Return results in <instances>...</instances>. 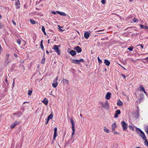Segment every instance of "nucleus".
<instances>
[{"instance_id":"obj_1","label":"nucleus","mask_w":148,"mask_h":148,"mask_svg":"<svg viewBox=\"0 0 148 148\" xmlns=\"http://www.w3.org/2000/svg\"><path fill=\"white\" fill-rule=\"evenodd\" d=\"M136 132L142 138L143 140H145V143L146 145L148 146V142L146 140V137L145 135V133L140 129L136 128Z\"/></svg>"},{"instance_id":"obj_2","label":"nucleus","mask_w":148,"mask_h":148,"mask_svg":"<svg viewBox=\"0 0 148 148\" xmlns=\"http://www.w3.org/2000/svg\"><path fill=\"white\" fill-rule=\"evenodd\" d=\"M102 107L106 109H108L109 108V104L108 101H106L104 102H101L100 103Z\"/></svg>"},{"instance_id":"obj_3","label":"nucleus","mask_w":148,"mask_h":148,"mask_svg":"<svg viewBox=\"0 0 148 148\" xmlns=\"http://www.w3.org/2000/svg\"><path fill=\"white\" fill-rule=\"evenodd\" d=\"M71 122L72 124V138L73 137V135L74 134L75 129V123L73 119L71 118L70 119Z\"/></svg>"},{"instance_id":"obj_4","label":"nucleus","mask_w":148,"mask_h":148,"mask_svg":"<svg viewBox=\"0 0 148 148\" xmlns=\"http://www.w3.org/2000/svg\"><path fill=\"white\" fill-rule=\"evenodd\" d=\"M122 126L123 128L124 131H126L127 127V124L124 121H122L121 122Z\"/></svg>"},{"instance_id":"obj_5","label":"nucleus","mask_w":148,"mask_h":148,"mask_svg":"<svg viewBox=\"0 0 148 148\" xmlns=\"http://www.w3.org/2000/svg\"><path fill=\"white\" fill-rule=\"evenodd\" d=\"M84 62V60L82 59H81L80 60H73L72 61V63H73L76 64H79L80 62Z\"/></svg>"},{"instance_id":"obj_6","label":"nucleus","mask_w":148,"mask_h":148,"mask_svg":"<svg viewBox=\"0 0 148 148\" xmlns=\"http://www.w3.org/2000/svg\"><path fill=\"white\" fill-rule=\"evenodd\" d=\"M10 55L8 54H7L5 56V62L8 64L11 62L9 58Z\"/></svg>"},{"instance_id":"obj_7","label":"nucleus","mask_w":148,"mask_h":148,"mask_svg":"<svg viewBox=\"0 0 148 148\" xmlns=\"http://www.w3.org/2000/svg\"><path fill=\"white\" fill-rule=\"evenodd\" d=\"M117 125L115 123H113L111 126V130L112 132H114L115 130V129L117 127Z\"/></svg>"},{"instance_id":"obj_8","label":"nucleus","mask_w":148,"mask_h":148,"mask_svg":"<svg viewBox=\"0 0 148 148\" xmlns=\"http://www.w3.org/2000/svg\"><path fill=\"white\" fill-rule=\"evenodd\" d=\"M57 127H55L54 129V133L53 135V140H54L55 139L56 137L57 136Z\"/></svg>"},{"instance_id":"obj_9","label":"nucleus","mask_w":148,"mask_h":148,"mask_svg":"<svg viewBox=\"0 0 148 148\" xmlns=\"http://www.w3.org/2000/svg\"><path fill=\"white\" fill-rule=\"evenodd\" d=\"M53 49L55 51L59 54L60 50H59L58 47V45H54L53 46Z\"/></svg>"},{"instance_id":"obj_10","label":"nucleus","mask_w":148,"mask_h":148,"mask_svg":"<svg viewBox=\"0 0 148 148\" xmlns=\"http://www.w3.org/2000/svg\"><path fill=\"white\" fill-rule=\"evenodd\" d=\"M74 49L77 52V53H79L81 52L82 49L81 48L78 46H77L75 47Z\"/></svg>"},{"instance_id":"obj_11","label":"nucleus","mask_w":148,"mask_h":148,"mask_svg":"<svg viewBox=\"0 0 148 148\" xmlns=\"http://www.w3.org/2000/svg\"><path fill=\"white\" fill-rule=\"evenodd\" d=\"M111 94L110 92H107L105 97L106 99L108 100L111 97Z\"/></svg>"},{"instance_id":"obj_12","label":"nucleus","mask_w":148,"mask_h":148,"mask_svg":"<svg viewBox=\"0 0 148 148\" xmlns=\"http://www.w3.org/2000/svg\"><path fill=\"white\" fill-rule=\"evenodd\" d=\"M56 12L58 14H59L60 15L62 16H66V14L65 13L63 12H60L59 11H57Z\"/></svg>"},{"instance_id":"obj_13","label":"nucleus","mask_w":148,"mask_h":148,"mask_svg":"<svg viewBox=\"0 0 148 148\" xmlns=\"http://www.w3.org/2000/svg\"><path fill=\"white\" fill-rule=\"evenodd\" d=\"M90 34V33L87 32H85L84 34V37L86 39H88L89 37Z\"/></svg>"},{"instance_id":"obj_14","label":"nucleus","mask_w":148,"mask_h":148,"mask_svg":"<svg viewBox=\"0 0 148 148\" xmlns=\"http://www.w3.org/2000/svg\"><path fill=\"white\" fill-rule=\"evenodd\" d=\"M19 123V122L17 121H16L15 122L12 124L11 126V128H13L15 127L16 125L18 124Z\"/></svg>"},{"instance_id":"obj_15","label":"nucleus","mask_w":148,"mask_h":148,"mask_svg":"<svg viewBox=\"0 0 148 148\" xmlns=\"http://www.w3.org/2000/svg\"><path fill=\"white\" fill-rule=\"evenodd\" d=\"M42 102L46 105H47L48 103V101L46 98H45Z\"/></svg>"},{"instance_id":"obj_16","label":"nucleus","mask_w":148,"mask_h":148,"mask_svg":"<svg viewBox=\"0 0 148 148\" xmlns=\"http://www.w3.org/2000/svg\"><path fill=\"white\" fill-rule=\"evenodd\" d=\"M104 63L106 65H107V66H108L110 65V62L107 60H105Z\"/></svg>"},{"instance_id":"obj_17","label":"nucleus","mask_w":148,"mask_h":148,"mask_svg":"<svg viewBox=\"0 0 148 148\" xmlns=\"http://www.w3.org/2000/svg\"><path fill=\"white\" fill-rule=\"evenodd\" d=\"M123 103L120 100H119L118 101L117 103V105L119 106H121L122 105H123Z\"/></svg>"},{"instance_id":"obj_18","label":"nucleus","mask_w":148,"mask_h":148,"mask_svg":"<svg viewBox=\"0 0 148 148\" xmlns=\"http://www.w3.org/2000/svg\"><path fill=\"white\" fill-rule=\"evenodd\" d=\"M70 53L72 56H74L76 54V52L75 51L71 50L70 52Z\"/></svg>"},{"instance_id":"obj_19","label":"nucleus","mask_w":148,"mask_h":148,"mask_svg":"<svg viewBox=\"0 0 148 148\" xmlns=\"http://www.w3.org/2000/svg\"><path fill=\"white\" fill-rule=\"evenodd\" d=\"M63 83L65 85H68L69 84V81L68 80L65 79L63 80Z\"/></svg>"},{"instance_id":"obj_20","label":"nucleus","mask_w":148,"mask_h":148,"mask_svg":"<svg viewBox=\"0 0 148 148\" xmlns=\"http://www.w3.org/2000/svg\"><path fill=\"white\" fill-rule=\"evenodd\" d=\"M53 115L52 113L50 114L47 117L48 120H49L50 119H52L53 117Z\"/></svg>"},{"instance_id":"obj_21","label":"nucleus","mask_w":148,"mask_h":148,"mask_svg":"<svg viewBox=\"0 0 148 148\" xmlns=\"http://www.w3.org/2000/svg\"><path fill=\"white\" fill-rule=\"evenodd\" d=\"M135 116L137 118H138L139 117V113L138 110H137L135 113Z\"/></svg>"},{"instance_id":"obj_22","label":"nucleus","mask_w":148,"mask_h":148,"mask_svg":"<svg viewBox=\"0 0 148 148\" xmlns=\"http://www.w3.org/2000/svg\"><path fill=\"white\" fill-rule=\"evenodd\" d=\"M104 130L105 132H106L107 133H108L109 132V130L106 127H104Z\"/></svg>"},{"instance_id":"obj_23","label":"nucleus","mask_w":148,"mask_h":148,"mask_svg":"<svg viewBox=\"0 0 148 148\" xmlns=\"http://www.w3.org/2000/svg\"><path fill=\"white\" fill-rule=\"evenodd\" d=\"M145 130L147 133L148 134V126L146 125L144 127Z\"/></svg>"},{"instance_id":"obj_24","label":"nucleus","mask_w":148,"mask_h":148,"mask_svg":"<svg viewBox=\"0 0 148 148\" xmlns=\"http://www.w3.org/2000/svg\"><path fill=\"white\" fill-rule=\"evenodd\" d=\"M58 77L57 76L56 77L55 79L53 80V83L58 84L57 80H58Z\"/></svg>"},{"instance_id":"obj_25","label":"nucleus","mask_w":148,"mask_h":148,"mask_svg":"<svg viewBox=\"0 0 148 148\" xmlns=\"http://www.w3.org/2000/svg\"><path fill=\"white\" fill-rule=\"evenodd\" d=\"M16 5V8H18L20 7V4L19 2H15V3Z\"/></svg>"},{"instance_id":"obj_26","label":"nucleus","mask_w":148,"mask_h":148,"mask_svg":"<svg viewBox=\"0 0 148 148\" xmlns=\"http://www.w3.org/2000/svg\"><path fill=\"white\" fill-rule=\"evenodd\" d=\"M42 42H43V40H42L41 41V43H40V47L41 48V49L42 50H43L44 47H43V45L42 44Z\"/></svg>"},{"instance_id":"obj_27","label":"nucleus","mask_w":148,"mask_h":148,"mask_svg":"<svg viewBox=\"0 0 148 148\" xmlns=\"http://www.w3.org/2000/svg\"><path fill=\"white\" fill-rule=\"evenodd\" d=\"M132 21L134 22L137 23L138 21V19H136V18H134Z\"/></svg>"},{"instance_id":"obj_28","label":"nucleus","mask_w":148,"mask_h":148,"mask_svg":"<svg viewBox=\"0 0 148 148\" xmlns=\"http://www.w3.org/2000/svg\"><path fill=\"white\" fill-rule=\"evenodd\" d=\"M116 114H119L121 113V111L120 110H117L116 111Z\"/></svg>"},{"instance_id":"obj_29","label":"nucleus","mask_w":148,"mask_h":148,"mask_svg":"<svg viewBox=\"0 0 148 148\" xmlns=\"http://www.w3.org/2000/svg\"><path fill=\"white\" fill-rule=\"evenodd\" d=\"M45 57H44L43 56V58L41 60V63L42 64H44L45 63Z\"/></svg>"},{"instance_id":"obj_30","label":"nucleus","mask_w":148,"mask_h":148,"mask_svg":"<svg viewBox=\"0 0 148 148\" xmlns=\"http://www.w3.org/2000/svg\"><path fill=\"white\" fill-rule=\"evenodd\" d=\"M30 21L32 24H35L36 23L35 21L33 20L30 19Z\"/></svg>"},{"instance_id":"obj_31","label":"nucleus","mask_w":148,"mask_h":148,"mask_svg":"<svg viewBox=\"0 0 148 148\" xmlns=\"http://www.w3.org/2000/svg\"><path fill=\"white\" fill-rule=\"evenodd\" d=\"M32 90H29L28 91V94L30 96L31 95L32 93Z\"/></svg>"},{"instance_id":"obj_32","label":"nucleus","mask_w":148,"mask_h":148,"mask_svg":"<svg viewBox=\"0 0 148 148\" xmlns=\"http://www.w3.org/2000/svg\"><path fill=\"white\" fill-rule=\"evenodd\" d=\"M133 47L131 46L130 47L128 48V49L130 51H133Z\"/></svg>"},{"instance_id":"obj_33","label":"nucleus","mask_w":148,"mask_h":148,"mask_svg":"<svg viewBox=\"0 0 148 148\" xmlns=\"http://www.w3.org/2000/svg\"><path fill=\"white\" fill-rule=\"evenodd\" d=\"M58 85V84L53 83L52 86L53 87L56 88Z\"/></svg>"},{"instance_id":"obj_34","label":"nucleus","mask_w":148,"mask_h":148,"mask_svg":"<svg viewBox=\"0 0 148 148\" xmlns=\"http://www.w3.org/2000/svg\"><path fill=\"white\" fill-rule=\"evenodd\" d=\"M129 128L130 130H134V127L133 126L131 125H129Z\"/></svg>"},{"instance_id":"obj_35","label":"nucleus","mask_w":148,"mask_h":148,"mask_svg":"<svg viewBox=\"0 0 148 148\" xmlns=\"http://www.w3.org/2000/svg\"><path fill=\"white\" fill-rule=\"evenodd\" d=\"M97 59H98V61L99 63L101 64L102 62L101 60L100 59V58L99 57H98Z\"/></svg>"},{"instance_id":"obj_36","label":"nucleus","mask_w":148,"mask_h":148,"mask_svg":"<svg viewBox=\"0 0 148 148\" xmlns=\"http://www.w3.org/2000/svg\"><path fill=\"white\" fill-rule=\"evenodd\" d=\"M140 91H143V90H144V88L142 86H140Z\"/></svg>"},{"instance_id":"obj_37","label":"nucleus","mask_w":148,"mask_h":148,"mask_svg":"<svg viewBox=\"0 0 148 148\" xmlns=\"http://www.w3.org/2000/svg\"><path fill=\"white\" fill-rule=\"evenodd\" d=\"M42 31L43 32H45V27L43 26H42Z\"/></svg>"},{"instance_id":"obj_38","label":"nucleus","mask_w":148,"mask_h":148,"mask_svg":"<svg viewBox=\"0 0 148 148\" xmlns=\"http://www.w3.org/2000/svg\"><path fill=\"white\" fill-rule=\"evenodd\" d=\"M101 2L102 3L104 4H105L106 1L105 0H101Z\"/></svg>"},{"instance_id":"obj_39","label":"nucleus","mask_w":148,"mask_h":148,"mask_svg":"<svg viewBox=\"0 0 148 148\" xmlns=\"http://www.w3.org/2000/svg\"><path fill=\"white\" fill-rule=\"evenodd\" d=\"M17 42L20 45L21 43V40L20 39H18L17 40Z\"/></svg>"},{"instance_id":"obj_40","label":"nucleus","mask_w":148,"mask_h":148,"mask_svg":"<svg viewBox=\"0 0 148 148\" xmlns=\"http://www.w3.org/2000/svg\"><path fill=\"white\" fill-rule=\"evenodd\" d=\"M51 13L54 14H56V12L54 11H52Z\"/></svg>"},{"instance_id":"obj_41","label":"nucleus","mask_w":148,"mask_h":148,"mask_svg":"<svg viewBox=\"0 0 148 148\" xmlns=\"http://www.w3.org/2000/svg\"><path fill=\"white\" fill-rule=\"evenodd\" d=\"M118 117V115L117 114L115 113V115H114V118H117Z\"/></svg>"},{"instance_id":"obj_42","label":"nucleus","mask_w":148,"mask_h":148,"mask_svg":"<svg viewBox=\"0 0 148 148\" xmlns=\"http://www.w3.org/2000/svg\"><path fill=\"white\" fill-rule=\"evenodd\" d=\"M140 26L141 28L144 29V26L143 25H140Z\"/></svg>"},{"instance_id":"obj_43","label":"nucleus","mask_w":148,"mask_h":148,"mask_svg":"<svg viewBox=\"0 0 148 148\" xmlns=\"http://www.w3.org/2000/svg\"><path fill=\"white\" fill-rule=\"evenodd\" d=\"M137 46H140L141 49H143V46L142 45H137Z\"/></svg>"},{"instance_id":"obj_44","label":"nucleus","mask_w":148,"mask_h":148,"mask_svg":"<svg viewBox=\"0 0 148 148\" xmlns=\"http://www.w3.org/2000/svg\"><path fill=\"white\" fill-rule=\"evenodd\" d=\"M12 23H13V24L14 25H16V23H15V22H14V21L13 20H12Z\"/></svg>"},{"instance_id":"obj_45","label":"nucleus","mask_w":148,"mask_h":148,"mask_svg":"<svg viewBox=\"0 0 148 148\" xmlns=\"http://www.w3.org/2000/svg\"><path fill=\"white\" fill-rule=\"evenodd\" d=\"M144 29H148V27L147 26H145V27H144Z\"/></svg>"},{"instance_id":"obj_46","label":"nucleus","mask_w":148,"mask_h":148,"mask_svg":"<svg viewBox=\"0 0 148 148\" xmlns=\"http://www.w3.org/2000/svg\"><path fill=\"white\" fill-rule=\"evenodd\" d=\"M14 56L15 57H17V55L16 54V53H14Z\"/></svg>"},{"instance_id":"obj_47","label":"nucleus","mask_w":148,"mask_h":148,"mask_svg":"<svg viewBox=\"0 0 148 148\" xmlns=\"http://www.w3.org/2000/svg\"><path fill=\"white\" fill-rule=\"evenodd\" d=\"M122 76L123 77H124L125 79V78L126 77H125V76L124 75H123V74H122Z\"/></svg>"},{"instance_id":"obj_48","label":"nucleus","mask_w":148,"mask_h":148,"mask_svg":"<svg viewBox=\"0 0 148 148\" xmlns=\"http://www.w3.org/2000/svg\"><path fill=\"white\" fill-rule=\"evenodd\" d=\"M15 2H19V0H15Z\"/></svg>"},{"instance_id":"obj_49","label":"nucleus","mask_w":148,"mask_h":148,"mask_svg":"<svg viewBox=\"0 0 148 148\" xmlns=\"http://www.w3.org/2000/svg\"><path fill=\"white\" fill-rule=\"evenodd\" d=\"M143 92H144V93L145 94H146L147 93H146V92L145 91V89H144V90H143Z\"/></svg>"},{"instance_id":"obj_50","label":"nucleus","mask_w":148,"mask_h":148,"mask_svg":"<svg viewBox=\"0 0 148 148\" xmlns=\"http://www.w3.org/2000/svg\"><path fill=\"white\" fill-rule=\"evenodd\" d=\"M49 121V120H48V119H47V122H46V124H47L48 123Z\"/></svg>"},{"instance_id":"obj_51","label":"nucleus","mask_w":148,"mask_h":148,"mask_svg":"<svg viewBox=\"0 0 148 148\" xmlns=\"http://www.w3.org/2000/svg\"><path fill=\"white\" fill-rule=\"evenodd\" d=\"M46 53H47V54H48L49 53V51H47H47H46Z\"/></svg>"},{"instance_id":"obj_52","label":"nucleus","mask_w":148,"mask_h":148,"mask_svg":"<svg viewBox=\"0 0 148 148\" xmlns=\"http://www.w3.org/2000/svg\"><path fill=\"white\" fill-rule=\"evenodd\" d=\"M114 134H118V133L117 132H114Z\"/></svg>"},{"instance_id":"obj_53","label":"nucleus","mask_w":148,"mask_h":148,"mask_svg":"<svg viewBox=\"0 0 148 148\" xmlns=\"http://www.w3.org/2000/svg\"><path fill=\"white\" fill-rule=\"evenodd\" d=\"M43 32L44 33V34L45 35H46V33L45 32H45Z\"/></svg>"},{"instance_id":"obj_54","label":"nucleus","mask_w":148,"mask_h":148,"mask_svg":"<svg viewBox=\"0 0 148 148\" xmlns=\"http://www.w3.org/2000/svg\"><path fill=\"white\" fill-rule=\"evenodd\" d=\"M2 18V16H1V15H0V19H1Z\"/></svg>"},{"instance_id":"obj_55","label":"nucleus","mask_w":148,"mask_h":148,"mask_svg":"<svg viewBox=\"0 0 148 148\" xmlns=\"http://www.w3.org/2000/svg\"><path fill=\"white\" fill-rule=\"evenodd\" d=\"M27 103V102H24L23 103V104H24V103Z\"/></svg>"},{"instance_id":"obj_56","label":"nucleus","mask_w":148,"mask_h":148,"mask_svg":"<svg viewBox=\"0 0 148 148\" xmlns=\"http://www.w3.org/2000/svg\"><path fill=\"white\" fill-rule=\"evenodd\" d=\"M129 1H130V2H131L132 1H133L132 0H129Z\"/></svg>"},{"instance_id":"obj_57","label":"nucleus","mask_w":148,"mask_h":148,"mask_svg":"<svg viewBox=\"0 0 148 148\" xmlns=\"http://www.w3.org/2000/svg\"><path fill=\"white\" fill-rule=\"evenodd\" d=\"M48 43H49V40H48Z\"/></svg>"},{"instance_id":"obj_58","label":"nucleus","mask_w":148,"mask_h":148,"mask_svg":"<svg viewBox=\"0 0 148 148\" xmlns=\"http://www.w3.org/2000/svg\"><path fill=\"white\" fill-rule=\"evenodd\" d=\"M103 30H99V31L100 32V31H102Z\"/></svg>"},{"instance_id":"obj_59","label":"nucleus","mask_w":148,"mask_h":148,"mask_svg":"<svg viewBox=\"0 0 148 148\" xmlns=\"http://www.w3.org/2000/svg\"><path fill=\"white\" fill-rule=\"evenodd\" d=\"M80 116L82 117V115L81 114H80Z\"/></svg>"},{"instance_id":"obj_60","label":"nucleus","mask_w":148,"mask_h":148,"mask_svg":"<svg viewBox=\"0 0 148 148\" xmlns=\"http://www.w3.org/2000/svg\"><path fill=\"white\" fill-rule=\"evenodd\" d=\"M123 69H125V70H126V69H125V68H124V67H123Z\"/></svg>"},{"instance_id":"obj_61","label":"nucleus","mask_w":148,"mask_h":148,"mask_svg":"<svg viewBox=\"0 0 148 148\" xmlns=\"http://www.w3.org/2000/svg\"><path fill=\"white\" fill-rule=\"evenodd\" d=\"M5 80L6 82H7V79H6Z\"/></svg>"},{"instance_id":"obj_62","label":"nucleus","mask_w":148,"mask_h":148,"mask_svg":"<svg viewBox=\"0 0 148 148\" xmlns=\"http://www.w3.org/2000/svg\"><path fill=\"white\" fill-rule=\"evenodd\" d=\"M60 30L61 31H63V30H62V29H61V30Z\"/></svg>"},{"instance_id":"obj_63","label":"nucleus","mask_w":148,"mask_h":148,"mask_svg":"<svg viewBox=\"0 0 148 148\" xmlns=\"http://www.w3.org/2000/svg\"><path fill=\"white\" fill-rule=\"evenodd\" d=\"M146 58V59H148V57H147Z\"/></svg>"},{"instance_id":"obj_64","label":"nucleus","mask_w":148,"mask_h":148,"mask_svg":"<svg viewBox=\"0 0 148 148\" xmlns=\"http://www.w3.org/2000/svg\"><path fill=\"white\" fill-rule=\"evenodd\" d=\"M52 92H51V94H50V95H51V94H52Z\"/></svg>"}]
</instances>
